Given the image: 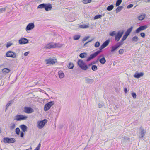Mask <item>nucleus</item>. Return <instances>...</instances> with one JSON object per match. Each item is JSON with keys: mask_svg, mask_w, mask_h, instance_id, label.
<instances>
[{"mask_svg": "<svg viewBox=\"0 0 150 150\" xmlns=\"http://www.w3.org/2000/svg\"><path fill=\"white\" fill-rule=\"evenodd\" d=\"M133 28V27L132 26L130 28L127 30V31L125 33L124 35L123 36L120 41L118 42L119 43H120V44H122V45L124 43L123 42L126 39L127 37L129 35L130 33L132 30Z\"/></svg>", "mask_w": 150, "mask_h": 150, "instance_id": "f257e3e1", "label": "nucleus"}, {"mask_svg": "<svg viewBox=\"0 0 150 150\" xmlns=\"http://www.w3.org/2000/svg\"><path fill=\"white\" fill-rule=\"evenodd\" d=\"M77 64L78 66L82 70H86L88 68L87 65L83 62V61L81 59L78 60Z\"/></svg>", "mask_w": 150, "mask_h": 150, "instance_id": "f03ea898", "label": "nucleus"}, {"mask_svg": "<svg viewBox=\"0 0 150 150\" xmlns=\"http://www.w3.org/2000/svg\"><path fill=\"white\" fill-rule=\"evenodd\" d=\"M47 122V120L44 119L41 121H38L37 122L38 127L39 129L42 128L45 126V124Z\"/></svg>", "mask_w": 150, "mask_h": 150, "instance_id": "7ed1b4c3", "label": "nucleus"}, {"mask_svg": "<svg viewBox=\"0 0 150 150\" xmlns=\"http://www.w3.org/2000/svg\"><path fill=\"white\" fill-rule=\"evenodd\" d=\"M27 117V116L22 115H17L15 116L14 120L17 121L23 120H26Z\"/></svg>", "mask_w": 150, "mask_h": 150, "instance_id": "20e7f679", "label": "nucleus"}, {"mask_svg": "<svg viewBox=\"0 0 150 150\" xmlns=\"http://www.w3.org/2000/svg\"><path fill=\"white\" fill-rule=\"evenodd\" d=\"M54 104V101H50L48 102L45 105L44 109L45 111H47Z\"/></svg>", "mask_w": 150, "mask_h": 150, "instance_id": "39448f33", "label": "nucleus"}, {"mask_svg": "<svg viewBox=\"0 0 150 150\" xmlns=\"http://www.w3.org/2000/svg\"><path fill=\"white\" fill-rule=\"evenodd\" d=\"M101 52V50H99L94 53L91 54L89 57L87 59L86 61L88 62L91 59H93L96 57Z\"/></svg>", "mask_w": 150, "mask_h": 150, "instance_id": "423d86ee", "label": "nucleus"}, {"mask_svg": "<svg viewBox=\"0 0 150 150\" xmlns=\"http://www.w3.org/2000/svg\"><path fill=\"white\" fill-rule=\"evenodd\" d=\"M45 61L46 62V64H53L57 62V60L50 58L48 59H45Z\"/></svg>", "mask_w": 150, "mask_h": 150, "instance_id": "0eeeda50", "label": "nucleus"}, {"mask_svg": "<svg viewBox=\"0 0 150 150\" xmlns=\"http://www.w3.org/2000/svg\"><path fill=\"white\" fill-rule=\"evenodd\" d=\"M124 33V31H119L117 35H116L115 36V40L117 41H118Z\"/></svg>", "mask_w": 150, "mask_h": 150, "instance_id": "6e6552de", "label": "nucleus"}, {"mask_svg": "<svg viewBox=\"0 0 150 150\" xmlns=\"http://www.w3.org/2000/svg\"><path fill=\"white\" fill-rule=\"evenodd\" d=\"M3 141L5 143H13L15 142V139L13 138L6 137L4 139Z\"/></svg>", "mask_w": 150, "mask_h": 150, "instance_id": "1a4fd4ad", "label": "nucleus"}, {"mask_svg": "<svg viewBox=\"0 0 150 150\" xmlns=\"http://www.w3.org/2000/svg\"><path fill=\"white\" fill-rule=\"evenodd\" d=\"M6 56L7 57H11L15 58L16 57V53L11 51H8L6 53Z\"/></svg>", "mask_w": 150, "mask_h": 150, "instance_id": "9d476101", "label": "nucleus"}, {"mask_svg": "<svg viewBox=\"0 0 150 150\" xmlns=\"http://www.w3.org/2000/svg\"><path fill=\"white\" fill-rule=\"evenodd\" d=\"M35 25L34 23H30L27 26L26 28V30L27 31L28 30H30L33 29Z\"/></svg>", "mask_w": 150, "mask_h": 150, "instance_id": "9b49d317", "label": "nucleus"}, {"mask_svg": "<svg viewBox=\"0 0 150 150\" xmlns=\"http://www.w3.org/2000/svg\"><path fill=\"white\" fill-rule=\"evenodd\" d=\"M147 28V26L146 25L140 26L136 30L135 32L136 33H138L146 29Z\"/></svg>", "mask_w": 150, "mask_h": 150, "instance_id": "f8f14e48", "label": "nucleus"}, {"mask_svg": "<svg viewBox=\"0 0 150 150\" xmlns=\"http://www.w3.org/2000/svg\"><path fill=\"white\" fill-rule=\"evenodd\" d=\"M122 45V44L117 42L114 46H112L111 50V52H113L117 49L120 47Z\"/></svg>", "mask_w": 150, "mask_h": 150, "instance_id": "ddd939ff", "label": "nucleus"}, {"mask_svg": "<svg viewBox=\"0 0 150 150\" xmlns=\"http://www.w3.org/2000/svg\"><path fill=\"white\" fill-rule=\"evenodd\" d=\"M24 112L27 113H31L33 112V110L30 107H25L24 109Z\"/></svg>", "mask_w": 150, "mask_h": 150, "instance_id": "4468645a", "label": "nucleus"}, {"mask_svg": "<svg viewBox=\"0 0 150 150\" xmlns=\"http://www.w3.org/2000/svg\"><path fill=\"white\" fill-rule=\"evenodd\" d=\"M109 42L110 40H109L105 41L100 47L99 48L100 50H101L106 47L109 44Z\"/></svg>", "mask_w": 150, "mask_h": 150, "instance_id": "2eb2a0df", "label": "nucleus"}, {"mask_svg": "<svg viewBox=\"0 0 150 150\" xmlns=\"http://www.w3.org/2000/svg\"><path fill=\"white\" fill-rule=\"evenodd\" d=\"M52 7L51 4L50 3L45 4L44 9L47 11H48L51 10Z\"/></svg>", "mask_w": 150, "mask_h": 150, "instance_id": "dca6fc26", "label": "nucleus"}, {"mask_svg": "<svg viewBox=\"0 0 150 150\" xmlns=\"http://www.w3.org/2000/svg\"><path fill=\"white\" fill-rule=\"evenodd\" d=\"M85 82L88 84H91L93 83L94 81V80L88 77H86L85 78Z\"/></svg>", "mask_w": 150, "mask_h": 150, "instance_id": "f3484780", "label": "nucleus"}, {"mask_svg": "<svg viewBox=\"0 0 150 150\" xmlns=\"http://www.w3.org/2000/svg\"><path fill=\"white\" fill-rule=\"evenodd\" d=\"M28 40L25 38H22L19 40V43L20 44H25L28 43Z\"/></svg>", "mask_w": 150, "mask_h": 150, "instance_id": "a211bd4d", "label": "nucleus"}, {"mask_svg": "<svg viewBox=\"0 0 150 150\" xmlns=\"http://www.w3.org/2000/svg\"><path fill=\"white\" fill-rule=\"evenodd\" d=\"M54 43H50L47 45L45 48L46 49H50L55 48Z\"/></svg>", "mask_w": 150, "mask_h": 150, "instance_id": "6ab92c4d", "label": "nucleus"}, {"mask_svg": "<svg viewBox=\"0 0 150 150\" xmlns=\"http://www.w3.org/2000/svg\"><path fill=\"white\" fill-rule=\"evenodd\" d=\"M144 73L142 72H140L139 73L136 72L134 76L135 78H139L142 76L144 75Z\"/></svg>", "mask_w": 150, "mask_h": 150, "instance_id": "aec40b11", "label": "nucleus"}, {"mask_svg": "<svg viewBox=\"0 0 150 150\" xmlns=\"http://www.w3.org/2000/svg\"><path fill=\"white\" fill-rule=\"evenodd\" d=\"M20 127L23 132H25L27 131V127L25 125L22 124L20 126Z\"/></svg>", "mask_w": 150, "mask_h": 150, "instance_id": "412c9836", "label": "nucleus"}, {"mask_svg": "<svg viewBox=\"0 0 150 150\" xmlns=\"http://www.w3.org/2000/svg\"><path fill=\"white\" fill-rule=\"evenodd\" d=\"M140 129H141V136L139 138H143L145 135L146 132L145 131L144 129L142 127H141Z\"/></svg>", "mask_w": 150, "mask_h": 150, "instance_id": "4be33fe9", "label": "nucleus"}, {"mask_svg": "<svg viewBox=\"0 0 150 150\" xmlns=\"http://www.w3.org/2000/svg\"><path fill=\"white\" fill-rule=\"evenodd\" d=\"M98 60H99V61L100 62L103 64H104L105 62H106V60L105 58V57H103L101 58L99 60V59H98Z\"/></svg>", "mask_w": 150, "mask_h": 150, "instance_id": "5701e85b", "label": "nucleus"}, {"mask_svg": "<svg viewBox=\"0 0 150 150\" xmlns=\"http://www.w3.org/2000/svg\"><path fill=\"white\" fill-rule=\"evenodd\" d=\"M58 73L59 76L60 78H62L64 77V74L62 71H59Z\"/></svg>", "mask_w": 150, "mask_h": 150, "instance_id": "b1692460", "label": "nucleus"}, {"mask_svg": "<svg viewBox=\"0 0 150 150\" xmlns=\"http://www.w3.org/2000/svg\"><path fill=\"white\" fill-rule=\"evenodd\" d=\"M123 8L122 6H120L118 7L116 10V13L120 12Z\"/></svg>", "mask_w": 150, "mask_h": 150, "instance_id": "393cba45", "label": "nucleus"}, {"mask_svg": "<svg viewBox=\"0 0 150 150\" xmlns=\"http://www.w3.org/2000/svg\"><path fill=\"white\" fill-rule=\"evenodd\" d=\"M79 27L81 28H88L89 26L88 25L83 24L79 25Z\"/></svg>", "mask_w": 150, "mask_h": 150, "instance_id": "a878e982", "label": "nucleus"}, {"mask_svg": "<svg viewBox=\"0 0 150 150\" xmlns=\"http://www.w3.org/2000/svg\"><path fill=\"white\" fill-rule=\"evenodd\" d=\"M45 4L43 3L41 4L38 6L37 8H40V9H42V8H45Z\"/></svg>", "mask_w": 150, "mask_h": 150, "instance_id": "bb28decb", "label": "nucleus"}, {"mask_svg": "<svg viewBox=\"0 0 150 150\" xmlns=\"http://www.w3.org/2000/svg\"><path fill=\"white\" fill-rule=\"evenodd\" d=\"M68 67L69 69H72L74 67L73 63L71 62L69 63L68 65Z\"/></svg>", "mask_w": 150, "mask_h": 150, "instance_id": "cd10ccee", "label": "nucleus"}, {"mask_svg": "<svg viewBox=\"0 0 150 150\" xmlns=\"http://www.w3.org/2000/svg\"><path fill=\"white\" fill-rule=\"evenodd\" d=\"M114 8V6L113 5H111L109 6L107 8V10L108 11H110L112 10Z\"/></svg>", "mask_w": 150, "mask_h": 150, "instance_id": "c85d7f7f", "label": "nucleus"}, {"mask_svg": "<svg viewBox=\"0 0 150 150\" xmlns=\"http://www.w3.org/2000/svg\"><path fill=\"white\" fill-rule=\"evenodd\" d=\"M16 127L15 124L14 123H11V126L10 127V129L11 130L13 129Z\"/></svg>", "mask_w": 150, "mask_h": 150, "instance_id": "c756f323", "label": "nucleus"}, {"mask_svg": "<svg viewBox=\"0 0 150 150\" xmlns=\"http://www.w3.org/2000/svg\"><path fill=\"white\" fill-rule=\"evenodd\" d=\"M145 18V16L144 15H141L138 17V19L139 20H142Z\"/></svg>", "mask_w": 150, "mask_h": 150, "instance_id": "7c9ffc66", "label": "nucleus"}, {"mask_svg": "<svg viewBox=\"0 0 150 150\" xmlns=\"http://www.w3.org/2000/svg\"><path fill=\"white\" fill-rule=\"evenodd\" d=\"M10 71V70L7 68H4L2 70V71L3 73H8Z\"/></svg>", "mask_w": 150, "mask_h": 150, "instance_id": "2f4dec72", "label": "nucleus"}, {"mask_svg": "<svg viewBox=\"0 0 150 150\" xmlns=\"http://www.w3.org/2000/svg\"><path fill=\"white\" fill-rule=\"evenodd\" d=\"M13 100H11L9 102H8V103L6 105V109H7V108L10 106L11 104L13 103Z\"/></svg>", "mask_w": 150, "mask_h": 150, "instance_id": "473e14b6", "label": "nucleus"}, {"mask_svg": "<svg viewBox=\"0 0 150 150\" xmlns=\"http://www.w3.org/2000/svg\"><path fill=\"white\" fill-rule=\"evenodd\" d=\"M86 54V53H81L79 55V56L81 58H84L86 57L85 55Z\"/></svg>", "mask_w": 150, "mask_h": 150, "instance_id": "72a5a7b5", "label": "nucleus"}, {"mask_svg": "<svg viewBox=\"0 0 150 150\" xmlns=\"http://www.w3.org/2000/svg\"><path fill=\"white\" fill-rule=\"evenodd\" d=\"M122 2V0H117L116 3V6H118Z\"/></svg>", "mask_w": 150, "mask_h": 150, "instance_id": "f704fd0d", "label": "nucleus"}, {"mask_svg": "<svg viewBox=\"0 0 150 150\" xmlns=\"http://www.w3.org/2000/svg\"><path fill=\"white\" fill-rule=\"evenodd\" d=\"M91 68V69L93 71H95L98 69L97 66L96 65H92Z\"/></svg>", "mask_w": 150, "mask_h": 150, "instance_id": "c9c22d12", "label": "nucleus"}, {"mask_svg": "<svg viewBox=\"0 0 150 150\" xmlns=\"http://www.w3.org/2000/svg\"><path fill=\"white\" fill-rule=\"evenodd\" d=\"M54 46H55V47H59V48H60V47H61L62 46V45L60 44V43H54Z\"/></svg>", "mask_w": 150, "mask_h": 150, "instance_id": "e433bc0d", "label": "nucleus"}, {"mask_svg": "<svg viewBox=\"0 0 150 150\" xmlns=\"http://www.w3.org/2000/svg\"><path fill=\"white\" fill-rule=\"evenodd\" d=\"M80 35H76L73 38L74 40H77L80 38Z\"/></svg>", "mask_w": 150, "mask_h": 150, "instance_id": "4c0bfd02", "label": "nucleus"}, {"mask_svg": "<svg viewBox=\"0 0 150 150\" xmlns=\"http://www.w3.org/2000/svg\"><path fill=\"white\" fill-rule=\"evenodd\" d=\"M138 37L137 36H135L132 38V41H134L135 42H137L138 41Z\"/></svg>", "mask_w": 150, "mask_h": 150, "instance_id": "58836bf2", "label": "nucleus"}, {"mask_svg": "<svg viewBox=\"0 0 150 150\" xmlns=\"http://www.w3.org/2000/svg\"><path fill=\"white\" fill-rule=\"evenodd\" d=\"M92 0H83L82 2L84 4H87L91 2Z\"/></svg>", "mask_w": 150, "mask_h": 150, "instance_id": "ea45409f", "label": "nucleus"}, {"mask_svg": "<svg viewBox=\"0 0 150 150\" xmlns=\"http://www.w3.org/2000/svg\"><path fill=\"white\" fill-rule=\"evenodd\" d=\"M102 16L100 15H98L95 16L94 17L95 19H97L99 18H100Z\"/></svg>", "mask_w": 150, "mask_h": 150, "instance_id": "a19ab883", "label": "nucleus"}, {"mask_svg": "<svg viewBox=\"0 0 150 150\" xmlns=\"http://www.w3.org/2000/svg\"><path fill=\"white\" fill-rule=\"evenodd\" d=\"M111 36H114L115 35H116V32L115 31H113V32L110 33L109 34Z\"/></svg>", "mask_w": 150, "mask_h": 150, "instance_id": "79ce46f5", "label": "nucleus"}, {"mask_svg": "<svg viewBox=\"0 0 150 150\" xmlns=\"http://www.w3.org/2000/svg\"><path fill=\"white\" fill-rule=\"evenodd\" d=\"M15 132L17 135H19L20 130L19 128H16L15 129Z\"/></svg>", "mask_w": 150, "mask_h": 150, "instance_id": "37998d69", "label": "nucleus"}, {"mask_svg": "<svg viewBox=\"0 0 150 150\" xmlns=\"http://www.w3.org/2000/svg\"><path fill=\"white\" fill-rule=\"evenodd\" d=\"M100 45V43L98 41H97L95 43L94 46L95 47H98Z\"/></svg>", "mask_w": 150, "mask_h": 150, "instance_id": "c03bdc74", "label": "nucleus"}, {"mask_svg": "<svg viewBox=\"0 0 150 150\" xmlns=\"http://www.w3.org/2000/svg\"><path fill=\"white\" fill-rule=\"evenodd\" d=\"M124 52V50L123 49H120L119 51V53L120 54H123Z\"/></svg>", "mask_w": 150, "mask_h": 150, "instance_id": "a18cd8bd", "label": "nucleus"}, {"mask_svg": "<svg viewBox=\"0 0 150 150\" xmlns=\"http://www.w3.org/2000/svg\"><path fill=\"white\" fill-rule=\"evenodd\" d=\"M6 8H2L0 9V13H2L4 12L6 10Z\"/></svg>", "mask_w": 150, "mask_h": 150, "instance_id": "49530a36", "label": "nucleus"}, {"mask_svg": "<svg viewBox=\"0 0 150 150\" xmlns=\"http://www.w3.org/2000/svg\"><path fill=\"white\" fill-rule=\"evenodd\" d=\"M90 38V36H87V37H84L83 40V42L84 43V41H86L89 38Z\"/></svg>", "mask_w": 150, "mask_h": 150, "instance_id": "de8ad7c7", "label": "nucleus"}, {"mask_svg": "<svg viewBox=\"0 0 150 150\" xmlns=\"http://www.w3.org/2000/svg\"><path fill=\"white\" fill-rule=\"evenodd\" d=\"M140 35L143 38H144L145 37V34L144 33H140Z\"/></svg>", "mask_w": 150, "mask_h": 150, "instance_id": "09e8293b", "label": "nucleus"}, {"mask_svg": "<svg viewBox=\"0 0 150 150\" xmlns=\"http://www.w3.org/2000/svg\"><path fill=\"white\" fill-rule=\"evenodd\" d=\"M132 96L134 98H136V95L134 93H132Z\"/></svg>", "mask_w": 150, "mask_h": 150, "instance_id": "8fccbe9b", "label": "nucleus"}, {"mask_svg": "<svg viewBox=\"0 0 150 150\" xmlns=\"http://www.w3.org/2000/svg\"><path fill=\"white\" fill-rule=\"evenodd\" d=\"M133 6V5L132 4H130L127 6V8L128 9L130 8Z\"/></svg>", "mask_w": 150, "mask_h": 150, "instance_id": "3c124183", "label": "nucleus"}, {"mask_svg": "<svg viewBox=\"0 0 150 150\" xmlns=\"http://www.w3.org/2000/svg\"><path fill=\"white\" fill-rule=\"evenodd\" d=\"M12 45V43H7V44L6 45V47L7 48H8L9 47L11 46Z\"/></svg>", "mask_w": 150, "mask_h": 150, "instance_id": "603ef678", "label": "nucleus"}, {"mask_svg": "<svg viewBox=\"0 0 150 150\" xmlns=\"http://www.w3.org/2000/svg\"><path fill=\"white\" fill-rule=\"evenodd\" d=\"M41 144L40 143L39 144L38 146L35 148L37 150H39L40 147V146Z\"/></svg>", "mask_w": 150, "mask_h": 150, "instance_id": "864d4df0", "label": "nucleus"}, {"mask_svg": "<svg viewBox=\"0 0 150 150\" xmlns=\"http://www.w3.org/2000/svg\"><path fill=\"white\" fill-rule=\"evenodd\" d=\"M29 52H25V53H24V55L25 56H26L28 55V54H29Z\"/></svg>", "mask_w": 150, "mask_h": 150, "instance_id": "5fc2aeb1", "label": "nucleus"}, {"mask_svg": "<svg viewBox=\"0 0 150 150\" xmlns=\"http://www.w3.org/2000/svg\"><path fill=\"white\" fill-rule=\"evenodd\" d=\"M24 135V133H23V132H21V134H20L21 137H23Z\"/></svg>", "mask_w": 150, "mask_h": 150, "instance_id": "6e6d98bb", "label": "nucleus"}, {"mask_svg": "<svg viewBox=\"0 0 150 150\" xmlns=\"http://www.w3.org/2000/svg\"><path fill=\"white\" fill-rule=\"evenodd\" d=\"M98 106L99 108H101L103 106V105L99 103L98 105Z\"/></svg>", "mask_w": 150, "mask_h": 150, "instance_id": "4d7b16f0", "label": "nucleus"}, {"mask_svg": "<svg viewBox=\"0 0 150 150\" xmlns=\"http://www.w3.org/2000/svg\"><path fill=\"white\" fill-rule=\"evenodd\" d=\"M123 139L124 140H129V138L126 137H124Z\"/></svg>", "mask_w": 150, "mask_h": 150, "instance_id": "13d9d810", "label": "nucleus"}, {"mask_svg": "<svg viewBox=\"0 0 150 150\" xmlns=\"http://www.w3.org/2000/svg\"><path fill=\"white\" fill-rule=\"evenodd\" d=\"M124 91L125 93H127V91L126 88H125L124 89Z\"/></svg>", "mask_w": 150, "mask_h": 150, "instance_id": "bf43d9fd", "label": "nucleus"}, {"mask_svg": "<svg viewBox=\"0 0 150 150\" xmlns=\"http://www.w3.org/2000/svg\"><path fill=\"white\" fill-rule=\"evenodd\" d=\"M94 38H93L92 39H91V40H90L88 41V42H88V43H89V42H91V41H93V40H94Z\"/></svg>", "mask_w": 150, "mask_h": 150, "instance_id": "052dcab7", "label": "nucleus"}, {"mask_svg": "<svg viewBox=\"0 0 150 150\" xmlns=\"http://www.w3.org/2000/svg\"><path fill=\"white\" fill-rule=\"evenodd\" d=\"M88 43V42H86V43H85V44H84V45H83V47H86V45Z\"/></svg>", "mask_w": 150, "mask_h": 150, "instance_id": "680f3d73", "label": "nucleus"}, {"mask_svg": "<svg viewBox=\"0 0 150 150\" xmlns=\"http://www.w3.org/2000/svg\"><path fill=\"white\" fill-rule=\"evenodd\" d=\"M146 2H150V0H147V1H146Z\"/></svg>", "mask_w": 150, "mask_h": 150, "instance_id": "e2e57ef3", "label": "nucleus"}, {"mask_svg": "<svg viewBox=\"0 0 150 150\" xmlns=\"http://www.w3.org/2000/svg\"><path fill=\"white\" fill-rule=\"evenodd\" d=\"M102 56V55H100V56L99 57V58H100V57H101Z\"/></svg>", "mask_w": 150, "mask_h": 150, "instance_id": "0e129e2a", "label": "nucleus"}, {"mask_svg": "<svg viewBox=\"0 0 150 150\" xmlns=\"http://www.w3.org/2000/svg\"><path fill=\"white\" fill-rule=\"evenodd\" d=\"M92 65V64H90L89 65V66H90L91 65Z\"/></svg>", "mask_w": 150, "mask_h": 150, "instance_id": "69168bd1", "label": "nucleus"}, {"mask_svg": "<svg viewBox=\"0 0 150 150\" xmlns=\"http://www.w3.org/2000/svg\"><path fill=\"white\" fill-rule=\"evenodd\" d=\"M34 150H37L36 149H35Z\"/></svg>", "mask_w": 150, "mask_h": 150, "instance_id": "338daca9", "label": "nucleus"}]
</instances>
